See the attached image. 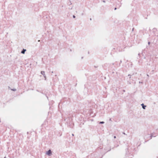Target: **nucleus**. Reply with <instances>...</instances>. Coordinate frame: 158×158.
<instances>
[{"label": "nucleus", "instance_id": "f8f14e48", "mask_svg": "<svg viewBox=\"0 0 158 158\" xmlns=\"http://www.w3.org/2000/svg\"><path fill=\"white\" fill-rule=\"evenodd\" d=\"M83 58V57H81V58L82 59Z\"/></svg>", "mask_w": 158, "mask_h": 158}, {"label": "nucleus", "instance_id": "423d86ee", "mask_svg": "<svg viewBox=\"0 0 158 158\" xmlns=\"http://www.w3.org/2000/svg\"><path fill=\"white\" fill-rule=\"evenodd\" d=\"M11 90L13 91H15L16 90V89H11Z\"/></svg>", "mask_w": 158, "mask_h": 158}, {"label": "nucleus", "instance_id": "ddd939ff", "mask_svg": "<svg viewBox=\"0 0 158 158\" xmlns=\"http://www.w3.org/2000/svg\"><path fill=\"white\" fill-rule=\"evenodd\" d=\"M40 41V40H39L38 41L39 42Z\"/></svg>", "mask_w": 158, "mask_h": 158}, {"label": "nucleus", "instance_id": "9b49d317", "mask_svg": "<svg viewBox=\"0 0 158 158\" xmlns=\"http://www.w3.org/2000/svg\"><path fill=\"white\" fill-rule=\"evenodd\" d=\"M116 9H117V8H114V10H116Z\"/></svg>", "mask_w": 158, "mask_h": 158}, {"label": "nucleus", "instance_id": "6e6552de", "mask_svg": "<svg viewBox=\"0 0 158 158\" xmlns=\"http://www.w3.org/2000/svg\"><path fill=\"white\" fill-rule=\"evenodd\" d=\"M73 18H75V15H73Z\"/></svg>", "mask_w": 158, "mask_h": 158}, {"label": "nucleus", "instance_id": "0eeeda50", "mask_svg": "<svg viewBox=\"0 0 158 158\" xmlns=\"http://www.w3.org/2000/svg\"><path fill=\"white\" fill-rule=\"evenodd\" d=\"M128 76H129V77H129V78H131V75H130V74H129V75H128Z\"/></svg>", "mask_w": 158, "mask_h": 158}, {"label": "nucleus", "instance_id": "7ed1b4c3", "mask_svg": "<svg viewBox=\"0 0 158 158\" xmlns=\"http://www.w3.org/2000/svg\"><path fill=\"white\" fill-rule=\"evenodd\" d=\"M141 105L142 106V108H143V109H145V107H146V106H145L143 104H141Z\"/></svg>", "mask_w": 158, "mask_h": 158}, {"label": "nucleus", "instance_id": "39448f33", "mask_svg": "<svg viewBox=\"0 0 158 158\" xmlns=\"http://www.w3.org/2000/svg\"><path fill=\"white\" fill-rule=\"evenodd\" d=\"M104 123V122H100V123H99L100 124H103Z\"/></svg>", "mask_w": 158, "mask_h": 158}, {"label": "nucleus", "instance_id": "9d476101", "mask_svg": "<svg viewBox=\"0 0 158 158\" xmlns=\"http://www.w3.org/2000/svg\"><path fill=\"white\" fill-rule=\"evenodd\" d=\"M116 138V137L115 136H114V138Z\"/></svg>", "mask_w": 158, "mask_h": 158}, {"label": "nucleus", "instance_id": "2eb2a0df", "mask_svg": "<svg viewBox=\"0 0 158 158\" xmlns=\"http://www.w3.org/2000/svg\"><path fill=\"white\" fill-rule=\"evenodd\" d=\"M72 135L73 136V134H72Z\"/></svg>", "mask_w": 158, "mask_h": 158}, {"label": "nucleus", "instance_id": "20e7f679", "mask_svg": "<svg viewBox=\"0 0 158 158\" xmlns=\"http://www.w3.org/2000/svg\"><path fill=\"white\" fill-rule=\"evenodd\" d=\"M26 49H23V50L21 52V53H22V54H24L25 52H26Z\"/></svg>", "mask_w": 158, "mask_h": 158}, {"label": "nucleus", "instance_id": "f03ea898", "mask_svg": "<svg viewBox=\"0 0 158 158\" xmlns=\"http://www.w3.org/2000/svg\"><path fill=\"white\" fill-rule=\"evenodd\" d=\"M41 73L43 75L44 78V80H46V77L45 73V72L44 71H42L41 72Z\"/></svg>", "mask_w": 158, "mask_h": 158}, {"label": "nucleus", "instance_id": "f257e3e1", "mask_svg": "<svg viewBox=\"0 0 158 158\" xmlns=\"http://www.w3.org/2000/svg\"><path fill=\"white\" fill-rule=\"evenodd\" d=\"M46 154L49 156H51L52 155L51 151L50 150H49L46 152Z\"/></svg>", "mask_w": 158, "mask_h": 158}, {"label": "nucleus", "instance_id": "4468645a", "mask_svg": "<svg viewBox=\"0 0 158 158\" xmlns=\"http://www.w3.org/2000/svg\"><path fill=\"white\" fill-rule=\"evenodd\" d=\"M147 76H148V75H147Z\"/></svg>", "mask_w": 158, "mask_h": 158}, {"label": "nucleus", "instance_id": "1a4fd4ad", "mask_svg": "<svg viewBox=\"0 0 158 158\" xmlns=\"http://www.w3.org/2000/svg\"><path fill=\"white\" fill-rule=\"evenodd\" d=\"M150 42H148V44L149 45V44H150Z\"/></svg>", "mask_w": 158, "mask_h": 158}]
</instances>
